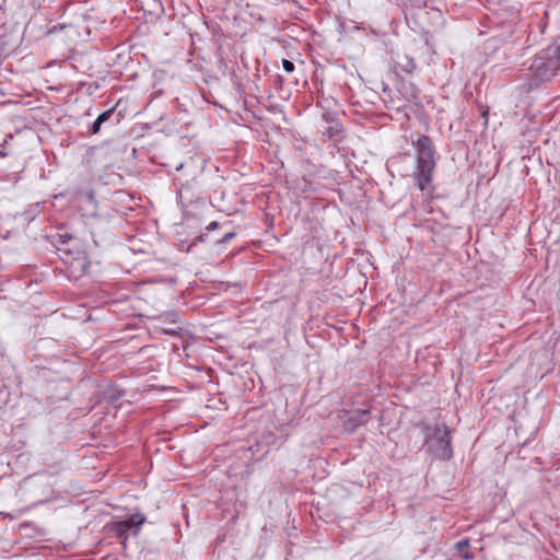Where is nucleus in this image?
Wrapping results in <instances>:
<instances>
[{
	"mask_svg": "<svg viewBox=\"0 0 560 560\" xmlns=\"http://www.w3.org/2000/svg\"><path fill=\"white\" fill-rule=\"evenodd\" d=\"M160 323L159 328L167 335L175 336L179 332L180 327L177 325L179 323V315L177 312H167L161 314L158 318Z\"/></svg>",
	"mask_w": 560,
	"mask_h": 560,
	"instance_id": "obj_5",
	"label": "nucleus"
},
{
	"mask_svg": "<svg viewBox=\"0 0 560 560\" xmlns=\"http://www.w3.org/2000/svg\"><path fill=\"white\" fill-rule=\"evenodd\" d=\"M121 396H122V393H121V392H117V393H115V394H109V395H108V400H109L110 402H113V404H114V402H115L117 399H119Z\"/></svg>",
	"mask_w": 560,
	"mask_h": 560,
	"instance_id": "obj_9",
	"label": "nucleus"
},
{
	"mask_svg": "<svg viewBox=\"0 0 560 560\" xmlns=\"http://www.w3.org/2000/svg\"><path fill=\"white\" fill-rule=\"evenodd\" d=\"M113 114H114V108L107 109V110L103 112L102 114H100L97 116L96 120L93 122L91 131L93 133H97L101 130V126L104 122H106L112 117Z\"/></svg>",
	"mask_w": 560,
	"mask_h": 560,
	"instance_id": "obj_6",
	"label": "nucleus"
},
{
	"mask_svg": "<svg viewBox=\"0 0 560 560\" xmlns=\"http://www.w3.org/2000/svg\"><path fill=\"white\" fill-rule=\"evenodd\" d=\"M469 546L468 540H460L457 542V548L459 552H463L464 549H466Z\"/></svg>",
	"mask_w": 560,
	"mask_h": 560,
	"instance_id": "obj_10",
	"label": "nucleus"
},
{
	"mask_svg": "<svg viewBox=\"0 0 560 560\" xmlns=\"http://www.w3.org/2000/svg\"><path fill=\"white\" fill-rule=\"evenodd\" d=\"M416 150V170L412 177L421 191L432 192V174L435 168V150L428 136H419L412 141Z\"/></svg>",
	"mask_w": 560,
	"mask_h": 560,
	"instance_id": "obj_1",
	"label": "nucleus"
},
{
	"mask_svg": "<svg viewBox=\"0 0 560 560\" xmlns=\"http://www.w3.org/2000/svg\"><path fill=\"white\" fill-rule=\"evenodd\" d=\"M464 558L468 559L469 558V555H463Z\"/></svg>",
	"mask_w": 560,
	"mask_h": 560,
	"instance_id": "obj_15",
	"label": "nucleus"
},
{
	"mask_svg": "<svg viewBox=\"0 0 560 560\" xmlns=\"http://www.w3.org/2000/svg\"><path fill=\"white\" fill-rule=\"evenodd\" d=\"M234 236H235V234H234V233H226V234H225V235L220 240V242H221V243H226V242H229L231 238H233Z\"/></svg>",
	"mask_w": 560,
	"mask_h": 560,
	"instance_id": "obj_11",
	"label": "nucleus"
},
{
	"mask_svg": "<svg viewBox=\"0 0 560 560\" xmlns=\"http://www.w3.org/2000/svg\"><path fill=\"white\" fill-rule=\"evenodd\" d=\"M218 226V223L217 222H211L209 225H208V230H214L215 228Z\"/></svg>",
	"mask_w": 560,
	"mask_h": 560,
	"instance_id": "obj_12",
	"label": "nucleus"
},
{
	"mask_svg": "<svg viewBox=\"0 0 560 560\" xmlns=\"http://www.w3.org/2000/svg\"><path fill=\"white\" fill-rule=\"evenodd\" d=\"M425 445L436 457L450 459L453 454L451 431L444 423L435 424L427 434Z\"/></svg>",
	"mask_w": 560,
	"mask_h": 560,
	"instance_id": "obj_3",
	"label": "nucleus"
},
{
	"mask_svg": "<svg viewBox=\"0 0 560 560\" xmlns=\"http://www.w3.org/2000/svg\"><path fill=\"white\" fill-rule=\"evenodd\" d=\"M409 63H410V69H407V70H408V71H411V70L415 68V65H413V62H412V61H409Z\"/></svg>",
	"mask_w": 560,
	"mask_h": 560,
	"instance_id": "obj_13",
	"label": "nucleus"
},
{
	"mask_svg": "<svg viewBox=\"0 0 560 560\" xmlns=\"http://www.w3.org/2000/svg\"><path fill=\"white\" fill-rule=\"evenodd\" d=\"M369 410H357L354 415L350 418V421L353 422L352 428L361 425L368 421Z\"/></svg>",
	"mask_w": 560,
	"mask_h": 560,
	"instance_id": "obj_7",
	"label": "nucleus"
},
{
	"mask_svg": "<svg viewBox=\"0 0 560 560\" xmlns=\"http://www.w3.org/2000/svg\"><path fill=\"white\" fill-rule=\"evenodd\" d=\"M560 69V37L551 45L536 55L532 62L530 70L533 79L538 82L548 81L553 78Z\"/></svg>",
	"mask_w": 560,
	"mask_h": 560,
	"instance_id": "obj_2",
	"label": "nucleus"
},
{
	"mask_svg": "<svg viewBox=\"0 0 560 560\" xmlns=\"http://www.w3.org/2000/svg\"><path fill=\"white\" fill-rule=\"evenodd\" d=\"M183 168V164H179L177 167H176V171H180Z\"/></svg>",
	"mask_w": 560,
	"mask_h": 560,
	"instance_id": "obj_14",
	"label": "nucleus"
},
{
	"mask_svg": "<svg viewBox=\"0 0 560 560\" xmlns=\"http://www.w3.org/2000/svg\"><path fill=\"white\" fill-rule=\"evenodd\" d=\"M144 521H145L144 516H139V518H138V515H132L128 520L117 522L114 524L115 535L118 538L126 540L128 538L129 530L131 528H135L133 534L137 535L140 526L144 523Z\"/></svg>",
	"mask_w": 560,
	"mask_h": 560,
	"instance_id": "obj_4",
	"label": "nucleus"
},
{
	"mask_svg": "<svg viewBox=\"0 0 560 560\" xmlns=\"http://www.w3.org/2000/svg\"><path fill=\"white\" fill-rule=\"evenodd\" d=\"M282 67H283L284 71H287L289 73H291L294 70L293 62L288 59H282Z\"/></svg>",
	"mask_w": 560,
	"mask_h": 560,
	"instance_id": "obj_8",
	"label": "nucleus"
}]
</instances>
